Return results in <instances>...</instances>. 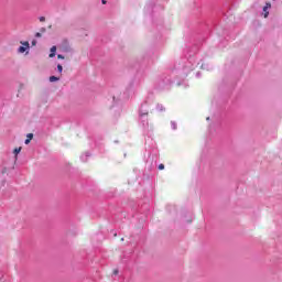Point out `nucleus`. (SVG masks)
Returning <instances> with one entry per match:
<instances>
[{
	"mask_svg": "<svg viewBox=\"0 0 282 282\" xmlns=\"http://www.w3.org/2000/svg\"><path fill=\"white\" fill-rule=\"evenodd\" d=\"M22 45H23V46H20V47L18 48V52H19L20 54H23V53L26 52V50H30V42H22Z\"/></svg>",
	"mask_w": 282,
	"mask_h": 282,
	"instance_id": "1",
	"label": "nucleus"
},
{
	"mask_svg": "<svg viewBox=\"0 0 282 282\" xmlns=\"http://www.w3.org/2000/svg\"><path fill=\"white\" fill-rule=\"evenodd\" d=\"M270 8H272V4L270 2H267L265 6L263 7L264 19H268V15L270 14L268 10H270Z\"/></svg>",
	"mask_w": 282,
	"mask_h": 282,
	"instance_id": "2",
	"label": "nucleus"
},
{
	"mask_svg": "<svg viewBox=\"0 0 282 282\" xmlns=\"http://www.w3.org/2000/svg\"><path fill=\"white\" fill-rule=\"evenodd\" d=\"M34 138L33 133H28L26 134V139L24 141V144H30V142H32V139Z\"/></svg>",
	"mask_w": 282,
	"mask_h": 282,
	"instance_id": "3",
	"label": "nucleus"
},
{
	"mask_svg": "<svg viewBox=\"0 0 282 282\" xmlns=\"http://www.w3.org/2000/svg\"><path fill=\"white\" fill-rule=\"evenodd\" d=\"M48 56H50V58H54V56H56V46L51 47V53Z\"/></svg>",
	"mask_w": 282,
	"mask_h": 282,
	"instance_id": "4",
	"label": "nucleus"
},
{
	"mask_svg": "<svg viewBox=\"0 0 282 282\" xmlns=\"http://www.w3.org/2000/svg\"><path fill=\"white\" fill-rule=\"evenodd\" d=\"M58 80H61L59 77H56V76H51V77H50V83H56V82H58Z\"/></svg>",
	"mask_w": 282,
	"mask_h": 282,
	"instance_id": "5",
	"label": "nucleus"
},
{
	"mask_svg": "<svg viewBox=\"0 0 282 282\" xmlns=\"http://www.w3.org/2000/svg\"><path fill=\"white\" fill-rule=\"evenodd\" d=\"M13 153H14L15 160H17V156L21 153V148H15V149L13 150Z\"/></svg>",
	"mask_w": 282,
	"mask_h": 282,
	"instance_id": "6",
	"label": "nucleus"
},
{
	"mask_svg": "<svg viewBox=\"0 0 282 282\" xmlns=\"http://www.w3.org/2000/svg\"><path fill=\"white\" fill-rule=\"evenodd\" d=\"M57 70L59 74H63V65L58 64L57 65Z\"/></svg>",
	"mask_w": 282,
	"mask_h": 282,
	"instance_id": "7",
	"label": "nucleus"
},
{
	"mask_svg": "<svg viewBox=\"0 0 282 282\" xmlns=\"http://www.w3.org/2000/svg\"><path fill=\"white\" fill-rule=\"evenodd\" d=\"M159 171H164V164L161 163V164L159 165Z\"/></svg>",
	"mask_w": 282,
	"mask_h": 282,
	"instance_id": "8",
	"label": "nucleus"
},
{
	"mask_svg": "<svg viewBox=\"0 0 282 282\" xmlns=\"http://www.w3.org/2000/svg\"><path fill=\"white\" fill-rule=\"evenodd\" d=\"M57 58H59L61 61H64V59H65V56L58 54V55H57Z\"/></svg>",
	"mask_w": 282,
	"mask_h": 282,
	"instance_id": "9",
	"label": "nucleus"
},
{
	"mask_svg": "<svg viewBox=\"0 0 282 282\" xmlns=\"http://www.w3.org/2000/svg\"><path fill=\"white\" fill-rule=\"evenodd\" d=\"M41 23L45 22V17L40 18Z\"/></svg>",
	"mask_w": 282,
	"mask_h": 282,
	"instance_id": "10",
	"label": "nucleus"
},
{
	"mask_svg": "<svg viewBox=\"0 0 282 282\" xmlns=\"http://www.w3.org/2000/svg\"><path fill=\"white\" fill-rule=\"evenodd\" d=\"M35 36H36L37 39H41V33H36Z\"/></svg>",
	"mask_w": 282,
	"mask_h": 282,
	"instance_id": "11",
	"label": "nucleus"
},
{
	"mask_svg": "<svg viewBox=\"0 0 282 282\" xmlns=\"http://www.w3.org/2000/svg\"><path fill=\"white\" fill-rule=\"evenodd\" d=\"M64 43H66V45L69 43L67 40H64Z\"/></svg>",
	"mask_w": 282,
	"mask_h": 282,
	"instance_id": "12",
	"label": "nucleus"
},
{
	"mask_svg": "<svg viewBox=\"0 0 282 282\" xmlns=\"http://www.w3.org/2000/svg\"><path fill=\"white\" fill-rule=\"evenodd\" d=\"M113 274H118V270H115V271H113Z\"/></svg>",
	"mask_w": 282,
	"mask_h": 282,
	"instance_id": "13",
	"label": "nucleus"
},
{
	"mask_svg": "<svg viewBox=\"0 0 282 282\" xmlns=\"http://www.w3.org/2000/svg\"><path fill=\"white\" fill-rule=\"evenodd\" d=\"M102 3H104V4L107 3V0H102Z\"/></svg>",
	"mask_w": 282,
	"mask_h": 282,
	"instance_id": "14",
	"label": "nucleus"
}]
</instances>
